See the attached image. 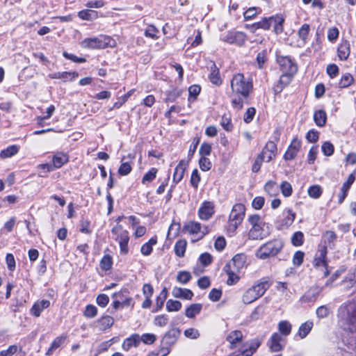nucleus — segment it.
<instances>
[{
	"instance_id": "17",
	"label": "nucleus",
	"mask_w": 356,
	"mask_h": 356,
	"mask_svg": "<svg viewBox=\"0 0 356 356\" xmlns=\"http://www.w3.org/2000/svg\"><path fill=\"white\" fill-rule=\"evenodd\" d=\"M284 345V339L280 334L277 332L273 333L268 341V346L272 352L280 351Z\"/></svg>"
},
{
	"instance_id": "10",
	"label": "nucleus",
	"mask_w": 356,
	"mask_h": 356,
	"mask_svg": "<svg viewBox=\"0 0 356 356\" xmlns=\"http://www.w3.org/2000/svg\"><path fill=\"white\" fill-rule=\"evenodd\" d=\"M69 161V156L63 152H57L54 154L51 161L46 163V170L48 172L61 168Z\"/></svg>"
},
{
	"instance_id": "11",
	"label": "nucleus",
	"mask_w": 356,
	"mask_h": 356,
	"mask_svg": "<svg viewBox=\"0 0 356 356\" xmlns=\"http://www.w3.org/2000/svg\"><path fill=\"white\" fill-rule=\"evenodd\" d=\"M124 293H129V291L127 289H122L119 292L115 293L113 295V298L115 299V300L113 302V307L115 309H118L120 307H129V306H134V300L131 297H125V300H122V298L125 296Z\"/></svg>"
},
{
	"instance_id": "49",
	"label": "nucleus",
	"mask_w": 356,
	"mask_h": 356,
	"mask_svg": "<svg viewBox=\"0 0 356 356\" xmlns=\"http://www.w3.org/2000/svg\"><path fill=\"white\" fill-rule=\"evenodd\" d=\"M322 194V189L318 185H314L309 188L308 195L310 197L318 199Z\"/></svg>"
},
{
	"instance_id": "18",
	"label": "nucleus",
	"mask_w": 356,
	"mask_h": 356,
	"mask_svg": "<svg viewBox=\"0 0 356 356\" xmlns=\"http://www.w3.org/2000/svg\"><path fill=\"white\" fill-rule=\"evenodd\" d=\"M277 62L282 68L284 72H291L292 73H296L298 71L297 65L289 56H277Z\"/></svg>"
},
{
	"instance_id": "5",
	"label": "nucleus",
	"mask_w": 356,
	"mask_h": 356,
	"mask_svg": "<svg viewBox=\"0 0 356 356\" xmlns=\"http://www.w3.org/2000/svg\"><path fill=\"white\" fill-rule=\"evenodd\" d=\"M267 281H259L243 293L241 300L244 304H250L261 297L269 288Z\"/></svg>"
},
{
	"instance_id": "50",
	"label": "nucleus",
	"mask_w": 356,
	"mask_h": 356,
	"mask_svg": "<svg viewBox=\"0 0 356 356\" xmlns=\"http://www.w3.org/2000/svg\"><path fill=\"white\" fill-rule=\"evenodd\" d=\"M44 309V300L35 302L31 309V314L36 317L40 315L41 312Z\"/></svg>"
},
{
	"instance_id": "31",
	"label": "nucleus",
	"mask_w": 356,
	"mask_h": 356,
	"mask_svg": "<svg viewBox=\"0 0 356 356\" xmlns=\"http://www.w3.org/2000/svg\"><path fill=\"white\" fill-rule=\"evenodd\" d=\"M185 229L191 234H201V236H203L207 234V231L202 229L201 224L195 221L189 222L186 225Z\"/></svg>"
},
{
	"instance_id": "24",
	"label": "nucleus",
	"mask_w": 356,
	"mask_h": 356,
	"mask_svg": "<svg viewBox=\"0 0 356 356\" xmlns=\"http://www.w3.org/2000/svg\"><path fill=\"white\" fill-rule=\"evenodd\" d=\"M172 294L175 298H182L185 300H191L193 297V293L191 290L177 286H175L172 289Z\"/></svg>"
},
{
	"instance_id": "35",
	"label": "nucleus",
	"mask_w": 356,
	"mask_h": 356,
	"mask_svg": "<svg viewBox=\"0 0 356 356\" xmlns=\"http://www.w3.org/2000/svg\"><path fill=\"white\" fill-rule=\"evenodd\" d=\"M327 251L325 248H320L318 250V255L314 259V265L316 266L327 267L326 255Z\"/></svg>"
},
{
	"instance_id": "37",
	"label": "nucleus",
	"mask_w": 356,
	"mask_h": 356,
	"mask_svg": "<svg viewBox=\"0 0 356 356\" xmlns=\"http://www.w3.org/2000/svg\"><path fill=\"white\" fill-rule=\"evenodd\" d=\"M202 308V305L200 303L192 304L186 309L185 314L188 318H194L201 312Z\"/></svg>"
},
{
	"instance_id": "43",
	"label": "nucleus",
	"mask_w": 356,
	"mask_h": 356,
	"mask_svg": "<svg viewBox=\"0 0 356 356\" xmlns=\"http://www.w3.org/2000/svg\"><path fill=\"white\" fill-rule=\"evenodd\" d=\"M296 73L291 72H284L280 76L279 83L281 86V90L286 86H288L292 81L293 76Z\"/></svg>"
},
{
	"instance_id": "29",
	"label": "nucleus",
	"mask_w": 356,
	"mask_h": 356,
	"mask_svg": "<svg viewBox=\"0 0 356 356\" xmlns=\"http://www.w3.org/2000/svg\"><path fill=\"white\" fill-rule=\"evenodd\" d=\"M245 264V256L243 254H236L226 265H231L230 268L234 270L239 271Z\"/></svg>"
},
{
	"instance_id": "62",
	"label": "nucleus",
	"mask_w": 356,
	"mask_h": 356,
	"mask_svg": "<svg viewBox=\"0 0 356 356\" xmlns=\"http://www.w3.org/2000/svg\"><path fill=\"white\" fill-rule=\"evenodd\" d=\"M321 149L324 155L330 156L333 154L334 147V145L330 142H325L321 147Z\"/></svg>"
},
{
	"instance_id": "4",
	"label": "nucleus",
	"mask_w": 356,
	"mask_h": 356,
	"mask_svg": "<svg viewBox=\"0 0 356 356\" xmlns=\"http://www.w3.org/2000/svg\"><path fill=\"white\" fill-rule=\"evenodd\" d=\"M284 18L282 15H276L269 17H264L261 21L253 24L251 27L253 30L261 29L268 30L273 25V31L278 35L283 32Z\"/></svg>"
},
{
	"instance_id": "32",
	"label": "nucleus",
	"mask_w": 356,
	"mask_h": 356,
	"mask_svg": "<svg viewBox=\"0 0 356 356\" xmlns=\"http://www.w3.org/2000/svg\"><path fill=\"white\" fill-rule=\"evenodd\" d=\"M140 343V336L137 334H132L130 337L127 338L123 343L122 348L124 350H129L133 346H138Z\"/></svg>"
},
{
	"instance_id": "48",
	"label": "nucleus",
	"mask_w": 356,
	"mask_h": 356,
	"mask_svg": "<svg viewBox=\"0 0 356 356\" xmlns=\"http://www.w3.org/2000/svg\"><path fill=\"white\" fill-rule=\"evenodd\" d=\"M220 125L227 131H231L233 129V124L232 123L231 117L229 115L225 114L222 116L220 120Z\"/></svg>"
},
{
	"instance_id": "61",
	"label": "nucleus",
	"mask_w": 356,
	"mask_h": 356,
	"mask_svg": "<svg viewBox=\"0 0 356 356\" xmlns=\"http://www.w3.org/2000/svg\"><path fill=\"white\" fill-rule=\"evenodd\" d=\"M200 181V176L197 169L193 170L190 183L194 188H197L199 183Z\"/></svg>"
},
{
	"instance_id": "2",
	"label": "nucleus",
	"mask_w": 356,
	"mask_h": 356,
	"mask_svg": "<svg viewBox=\"0 0 356 356\" xmlns=\"http://www.w3.org/2000/svg\"><path fill=\"white\" fill-rule=\"evenodd\" d=\"M338 318L345 329L356 332V305L349 302L339 307Z\"/></svg>"
},
{
	"instance_id": "21",
	"label": "nucleus",
	"mask_w": 356,
	"mask_h": 356,
	"mask_svg": "<svg viewBox=\"0 0 356 356\" xmlns=\"http://www.w3.org/2000/svg\"><path fill=\"white\" fill-rule=\"evenodd\" d=\"M114 239L119 242L129 241V232L122 228L120 225H117L111 229Z\"/></svg>"
},
{
	"instance_id": "56",
	"label": "nucleus",
	"mask_w": 356,
	"mask_h": 356,
	"mask_svg": "<svg viewBox=\"0 0 356 356\" xmlns=\"http://www.w3.org/2000/svg\"><path fill=\"white\" fill-rule=\"evenodd\" d=\"M157 170L155 168H152L143 177L142 183L143 184L150 182L156 178Z\"/></svg>"
},
{
	"instance_id": "1",
	"label": "nucleus",
	"mask_w": 356,
	"mask_h": 356,
	"mask_svg": "<svg viewBox=\"0 0 356 356\" xmlns=\"http://www.w3.org/2000/svg\"><path fill=\"white\" fill-rule=\"evenodd\" d=\"M232 94L235 95L232 99V106L240 110L243 106V100L249 97L253 88L251 79L245 78L242 73H237L233 76L230 82Z\"/></svg>"
},
{
	"instance_id": "42",
	"label": "nucleus",
	"mask_w": 356,
	"mask_h": 356,
	"mask_svg": "<svg viewBox=\"0 0 356 356\" xmlns=\"http://www.w3.org/2000/svg\"><path fill=\"white\" fill-rule=\"evenodd\" d=\"M168 291L165 287H164L161 291L159 296L156 298V309L154 312L159 311L163 306L164 302L167 298Z\"/></svg>"
},
{
	"instance_id": "16",
	"label": "nucleus",
	"mask_w": 356,
	"mask_h": 356,
	"mask_svg": "<svg viewBox=\"0 0 356 356\" xmlns=\"http://www.w3.org/2000/svg\"><path fill=\"white\" fill-rule=\"evenodd\" d=\"M277 152V145L273 141H268L262 152L259 154L261 158L266 162H270L275 157Z\"/></svg>"
},
{
	"instance_id": "28",
	"label": "nucleus",
	"mask_w": 356,
	"mask_h": 356,
	"mask_svg": "<svg viewBox=\"0 0 356 356\" xmlns=\"http://www.w3.org/2000/svg\"><path fill=\"white\" fill-rule=\"evenodd\" d=\"M270 53V49L268 48H265L259 51L256 58V62L257 64V67L260 70H262L265 67V65L268 60V56Z\"/></svg>"
},
{
	"instance_id": "34",
	"label": "nucleus",
	"mask_w": 356,
	"mask_h": 356,
	"mask_svg": "<svg viewBox=\"0 0 356 356\" xmlns=\"http://www.w3.org/2000/svg\"><path fill=\"white\" fill-rule=\"evenodd\" d=\"M157 243V238L156 237H152L151 238L147 243H144L141 248H140V252L144 256H148L149 255L153 250V246Z\"/></svg>"
},
{
	"instance_id": "60",
	"label": "nucleus",
	"mask_w": 356,
	"mask_h": 356,
	"mask_svg": "<svg viewBox=\"0 0 356 356\" xmlns=\"http://www.w3.org/2000/svg\"><path fill=\"white\" fill-rule=\"evenodd\" d=\"M168 323V317L167 315L162 314L156 316L154 319V323L159 327H164Z\"/></svg>"
},
{
	"instance_id": "33",
	"label": "nucleus",
	"mask_w": 356,
	"mask_h": 356,
	"mask_svg": "<svg viewBox=\"0 0 356 356\" xmlns=\"http://www.w3.org/2000/svg\"><path fill=\"white\" fill-rule=\"evenodd\" d=\"M78 16L81 19L92 21L96 19L98 17V13L95 10L86 9L79 11L78 13Z\"/></svg>"
},
{
	"instance_id": "54",
	"label": "nucleus",
	"mask_w": 356,
	"mask_h": 356,
	"mask_svg": "<svg viewBox=\"0 0 356 356\" xmlns=\"http://www.w3.org/2000/svg\"><path fill=\"white\" fill-rule=\"evenodd\" d=\"M181 95V90L177 89H172L166 92L165 102H173Z\"/></svg>"
},
{
	"instance_id": "51",
	"label": "nucleus",
	"mask_w": 356,
	"mask_h": 356,
	"mask_svg": "<svg viewBox=\"0 0 356 356\" xmlns=\"http://www.w3.org/2000/svg\"><path fill=\"white\" fill-rule=\"evenodd\" d=\"M181 308V303L178 300H168L166 302V309L168 312H177Z\"/></svg>"
},
{
	"instance_id": "40",
	"label": "nucleus",
	"mask_w": 356,
	"mask_h": 356,
	"mask_svg": "<svg viewBox=\"0 0 356 356\" xmlns=\"http://www.w3.org/2000/svg\"><path fill=\"white\" fill-rule=\"evenodd\" d=\"M187 242L186 240H179L175 245V253L179 257H183L186 249Z\"/></svg>"
},
{
	"instance_id": "57",
	"label": "nucleus",
	"mask_w": 356,
	"mask_h": 356,
	"mask_svg": "<svg viewBox=\"0 0 356 356\" xmlns=\"http://www.w3.org/2000/svg\"><path fill=\"white\" fill-rule=\"evenodd\" d=\"M280 188L281 190L282 195L284 197H289L291 195L292 192H293V188H292L291 184L289 183L288 181H283L281 184Z\"/></svg>"
},
{
	"instance_id": "27",
	"label": "nucleus",
	"mask_w": 356,
	"mask_h": 356,
	"mask_svg": "<svg viewBox=\"0 0 356 356\" xmlns=\"http://www.w3.org/2000/svg\"><path fill=\"white\" fill-rule=\"evenodd\" d=\"M179 335V331L177 329H171L163 336L162 343L168 346H171L176 342Z\"/></svg>"
},
{
	"instance_id": "15",
	"label": "nucleus",
	"mask_w": 356,
	"mask_h": 356,
	"mask_svg": "<svg viewBox=\"0 0 356 356\" xmlns=\"http://www.w3.org/2000/svg\"><path fill=\"white\" fill-rule=\"evenodd\" d=\"M337 240V236L333 231L328 230L324 232L321 236L322 245L320 248H325L327 251V248L334 249L335 248Z\"/></svg>"
},
{
	"instance_id": "59",
	"label": "nucleus",
	"mask_w": 356,
	"mask_h": 356,
	"mask_svg": "<svg viewBox=\"0 0 356 356\" xmlns=\"http://www.w3.org/2000/svg\"><path fill=\"white\" fill-rule=\"evenodd\" d=\"M100 266L104 270H110L112 267V258L109 255L103 257L100 261Z\"/></svg>"
},
{
	"instance_id": "46",
	"label": "nucleus",
	"mask_w": 356,
	"mask_h": 356,
	"mask_svg": "<svg viewBox=\"0 0 356 356\" xmlns=\"http://www.w3.org/2000/svg\"><path fill=\"white\" fill-rule=\"evenodd\" d=\"M310 26L307 24H304L298 31V36L302 41V44L304 45L306 44L307 40V36L309 33Z\"/></svg>"
},
{
	"instance_id": "7",
	"label": "nucleus",
	"mask_w": 356,
	"mask_h": 356,
	"mask_svg": "<svg viewBox=\"0 0 356 356\" xmlns=\"http://www.w3.org/2000/svg\"><path fill=\"white\" fill-rule=\"evenodd\" d=\"M115 42L111 37L101 35L98 37L88 38L81 42V46L88 49H104L114 47Z\"/></svg>"
},
{
	"instance_id": "23",
	"label": "nucleus",
	"mask_w": 356,
	"mask_h": 356,
	"mask_svg": "<svg viewBox=\"0 0 356 356\" xmlns=\"http://www.w3.org/2000/svg\"><path fill=\"white\" fill-rule=\"evenodd\" d=\"M188 163L184 160L179 161L175 169L173 175V182L177 184L183 179Z\"/></svg>"
},
{
	"instance_id": "39",
	"label": "nucleus",
	"mask_w": 356,
	"mask_h": 356,
	"mask_svg": "<svg viewBox=\"0 0 356 356\" xmlns=\"http://www.w3.org/2000/svg\"><path fill=\"white\" fill-rule=\"evenodd\" d=\"M265 191L270 196H275L279 193V186L275 181H268L264 186Z\"/></svg>"
},
{
	"instance_id": "30",
	"label": "nucleus",
	"mask_w": 356,
	"mask_h": 356,
	"mask_svg": "<svg viewBox=\"0 0 356 356\" xmlns=\"http://www.w3.org/2000/svg\"><path fill=\"white\" fill-rule=\"evenodd\" d=\"M231 265H225L223 268V270L227 273L228 275V279L227 280V284L228 285H234L238 282L239 280V277L236 274L238 271L234 270V269H232L230 268Z\"/></svg>"
},
{
	"instance_id": "44",
	"label": "nucleus",
	"mask_w": 356,
	"mask_h": 356,
	"mask_svg": "<svg viewBox=\"0 0 356 356\" xmlns=\"http://www.w3.org/2000/svg\"><path fill=\"white\" fill-rule=\"evenodd\" d=\"M211 82L216 86H220L222 83V79L220 76L219 70L217 69L216 65L213 64L212 71L209 75Z\"/></svg>"
},
{
	"instance_id": "55",
	"label": "nucleus",
	"mask_w": 356,
	"mask_h": 356,
	"mask_svg": "<svg viewBox=\"0 0 356 356\" xmlns=\"http://www.w3.org/2000/svg\"><path fill=\"white\" fill-rule=\"evenodd\" d=\"M191 275L188 271H180L177 276V280L183 284H187L191 279Z\"/></svg>"
},
{
	"instance_id": "14",
	"label": "nucleus",
	"mask_w": 356,
	"mask_h": 356,
	"mask_svg": "<svg viewBox=\"0 0 356 356\" xmlns=\"http://www.w3.org/2000/svg\"><path fill=\"white\" fill-rule=\"evenodd\" d=\"M296 217L295 213L291 209H286L283 211L282 218L277 220L278 229L289 227L294 221Z\"/></svg>"
},
{
	"instance_id": "58",
	"label": "nucleus",
	"mask_w": 356,
	"mask_h": 356,
	"mask_svg": "<svg viewBox=\"0 0 356 356\" xmlns=\"http://www.w3.org/2000/svg\"><path fill=\"white\" fill-rule=\"evenodd\" d=\"M304 235L302 232H296L291 237V243L294 246H300L303 243Z\"/></svg>"
},
{
	"instance_id": "12",
	"label": "nucleus",
	"mask_w": 356,
	"mask_h": 356,
	"mask_svg": "<svg viewBox=\"0 0 356 356\" xmlns=\"http://www.w3.org/2000/svg\"><path fill=\"white\" fill-rule=\"evenodd\" d=\"M215 213V205L213 202L204 201L198 209V217L202 220H209Z\"/></svg>"
},
{
	"instance_id": "53",
	"label": "nucleus",
	"mask_w": 356,
	"mask_h": 356,
	"mask_svg": "<svg viewBox=\"0 0 356 356\" xmlns=\"http://www.w3.org/2000/svg\"><path fill=\"white\" fill-rule=\"evenodd\" d=\"M353 81V77L350 74H345L341 76L339 82V88H346L351 85Z\"/></svg>"
},
{
	"instance_id": "8",
	"label": "nucleus",
	"mask_w": 356,
	"mask_h": 356,
	"mask_svg": "<svg viewBox=\"0 0 356 356\" xmlns=\"http://www.w3.org/2000/svg\"><path fill=\"white\" fill-rule=\"evenodd\" d=\"M261 344L259 338L252 339L242 344L241 348L228 356H252Z\"/></svg>"
},
{
	"instance_id": "19",
	"label": "nucleus",
	"mask_w": 356,
	"mask_h": 356,
	"mask_svg": "<svg viewBox=\"0 0 356 356\" xmlns=\"http://www.w3.org/2000/svg\"><path fill=\"white\" fill-rule=\"evenodd\" d=\"M301 147V142L297 138H294L290 145L289 146L287 150L286 151L284 159L286 161H290L293 159L298 154Z\"/></svg>"
},
{
	"instance_id": "6",
	"label": "nucleus",
	"mask_w": 356,
	"mask_h": 356,
	"mask_svg": "<svg viewBox=\"0 0 356 356\" xmlns=\"http://www.w3.org/2000/svg\"><path fill=\"white\" fill-rule=\"evenodd\" d=\"M283 242L280 239H274L263 244L256 252V257L260 259L276 256L282 249Z\"/></svg>"
},
{
	"instance_id": "47",
	"label": "nucleus",
	"mask_w": 356,
	"mask_h": 356,
	"mask_svg": "<svg viewBox=\"0 0 356 356\" xmlns=\"http://www.w3.org/2000/svg\"><path fill=\"white\" fill-rule=\"evenodd\" d=\"M278 329L282 334L288 336L291 332V325L287 321H282L278 324Z\"/></svg>"
},
{
	"instance_id": "41",
	"label": "nucleus",
	"mask_w": 356,
	"mask_h": 356,
	"mask_svg": "<svg viewBox=\"0 0 356 356\" xmlns=\"http://www.w3.org/2000/svg\"><path fill=\"white\" fill-rule=\"evenodd\" d=\"M313 327L312 321H307L302 323L298 330V335L301 339H304L310 332Z\"/></svg>"
},
{
	"instance_id": "9",
	"label": "nucleus",
	"mask_w": 356,
	"mask_h": 356,
	"mask_svg": "<svg viewBox=\"0 0 356 356\" xmlns=\"http://www.w3.org/2000/svg\"><path fill=\"white\" fill-rule=\"evenodd\" d=\"M247 40L245 33L241 31H231L221 35L220 40L230 44L243 46Z\"/></svg>"
},
{
	"instance_id": "36",
	"label": "nucleus",
	"mask_w": 356,
	"mask_h": 356,
	"mask_svg": "<svg viewBox=\"0 0 356 356\" xmlns=\"http://www.w3.org/2000/svg\"><path fill=\"white\" fill-rule=\"evenodd\" d=\"M19 147L16 145H10L7 148L3 149L0 152L1 159L10 158L15 155L19 152Z\"/></svg>"
},
{
	"instance_id": "22",
	"label": "nucleus",
	"mask_w": 356,
	"mask_h": 356,
	"mask_svg": "<svg viewBox=\"0 0 356 356\" xmlns=\"http://www.w3.org/2000/svg\"><path fill=\"white\" fill-rule=\"evenodd\" d=\"M243 338V334L240 330H234L229 333L226 339L229 343V348L235 349L237 348L238 343L241 342Z\"/></svg>"
},
{
	"instance_id": "38",
	"label": "nucleus",
	"mask_w": 356,
	"mask_h": 356,
	"mask_svg": "<svg viewBox=\"0 0 356 356\" xmlns=\"http://www.w3.org/2000/svg\"><path fill=\"white\" fill-rule=\"evenodd\" d=\"M327 115L323 110H318L314 113V120L318 127H323L326 123Z\"/></svg>"
},
{
	"instance_id": "64",
	"label": "nucleus",
	"mask_w": 356,
	"mask_h": 356,
	"mask_svg": "<svg viewBox=\"0 0 356 356\" xmlns=\"http://www.w3.org/2000/svg\"><path fill=\"white\" fill-rule=\"evenodd\" d=\"M18 350V347L16 345L10 346L6 350L0 351V356H13Z\"/></svg>"
},
{
	"instance_id": "52",
	"label": "nucleus",
	"mask_w": 356,
	"mask_h": 356,
	"mask_svg": "<svg viewBox=\"0 0 356 356\" xmlns=\"http://www.w3.org/2000/svg\"><path fill=\"white\" fill-rule=\"evenodd\" d=\"M201 88L198 85H193L188 88V101L193 102L200 94Z\"/></svg>"
},
{
	"instance_id": "3",
	"label": "nucleus",
	"mask_w": 356,
	"mask_h": 356,
	"mask_svg": "<svg viewBox=\"0 0 356 356\" xmlns=\"http://www.w3.org/2000/svg\"><path fill=\"white\" fill-rule=\"evenodd\" d=\"M245 207L243 204H236L233 206L229 216L227 232L229 236H233L238 226L245 217Z\"/></svg>"
},
{
	"instance_id": "25",
	"label": "nucleus",
	"mask_w": 356,
	"mask_h": 356,
	"mask_svg": "<svg viewBox=\"0 0 356 356\" xmlns=\"http://www.w3.org/2000/svg\"><path fill=\"white\" fill-rule=\"evenodd\" d=\"M350 53V47L349 42L343 41L337 48V55L341 60H346Z\"/></svg>"
},
{
	"instance_id": "45",
	"label": "nucleus",
	"mask_w": 356,
	"mask_h": 356,
	"mask_svg": "<svg viewBox=\"0 0 356 356\" xmlns=\"http://www.w3.org/2000/svg\"><path fill=\"white\" fill-rule=\"evenodd\" d=\"M65 340V337L64 336H60L56 337L52 343L51 344V346L49 348L47 352H46V355H51L54 353V352L58 348L62 343H64Z\"/></svg>"
},
{
	"instance_id": "26",
	"label": "nucleus",
	"mask_w": 356,
	"mask_h": 356,
	"mask_svg": "<svg viewBox=\"0 0 356 356\" xmlns=\"http://www.w3.org/2000/svg\"><path fill=\"white\" fill-rule=\"evenodd\" d=\"M114 323V319L113 317L106 315L98 319L95 324L96 327L102 331H104L110 328Z\"/></svg>"
},
{
	"instance_id": "63",
	"label": "nucleus",
	"mask_w": 356,
	"mask_h": 356,
	"mask_svg": "<svg viewBox=\"0 0 356 356\" xmlns=\"http://www.w3.org/2000/svg\"><path fill=\"white\" fill-rule=\"evenodd\" d=\"M199 165L200 169L203 171L209 170L212 166L211 162L207 157H201L199 161Z\"/></svg>"
},
{
	"instance_id": "20",
	"label": "nucleus",
	"mask_w": 356,
	"mask_h": 356,
	"mask_svg": "<svg viewBox=\"0 0 356 356\" xmlns=\"http://www.w3.org/2000/svg\"><path fill=\"white\" fill-rule=\"evenodd\" d=\"M355 179V172L350 174L347 180L343 184L339 194V203L341 204L347 196L348 192Z\"/></svg>"
},
{
	"instance_id": "13",
	"label": "nucleus",
	"mask_w": 356,
	"mask_h": 356,
	"mask_svg": "<svg viewBox=\"0 0 356 356\" xmlns=\"http://www.w3.org/2000/svg\"><path fill=\"white\" fill-rule=\"evenodd\" d=\"M266 225L264 223L260 225L252 227L248 232V238L251 240H262L268 236L269 232L266 230Z\"/></svg>"
}]
</instances>
